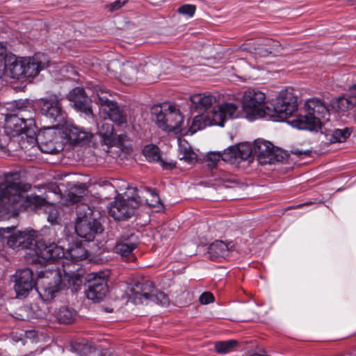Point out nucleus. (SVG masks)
I'll use <instances>...</instances> for the list:
<instances>
[{"mask_svg": "<svg viewBox=\"0 0 356 356\" xmlns=\"http://www.w3.org/2000/svg\"><path fill=\"white\" fill-rule=\"evenodd\" d=\"M63 239L65 250L62 261L63 272L65 279L74 285L81 282V275L77 273L79 269L77 263L86 258L87 251L82 244L77 241L76 234L65 227L63 230Z\"/></svg>", "mask_w": 356, "mask_h": 356, "instance_id": "nucleus-1", "label": "nucleus"}, {"mask_svg": "<svg viewBox=\"0 0 356 356\" xmlns=\"http://www.w3.org/2000/svg\"><path fill=\"white\" fill-rule=\"evenodd\" d=\"M306 113L291 120L289 124L298 129L317 131L329 120L330 112L321 100L312 98L305 104Z\"/></svg>", "mask_w": 356, "mask_h": 356, "instance_id": "nucleus-2", "label": "nucleus"}, {"mask_svg": "<svg viewBox=\"0 0 356 356\" xmlns=\"http://www.w3.org/2000/svg\"><path fill=\"white\" fill-rule=\"evenodd\" d=\"M76 222L74 227H67L76 238H84L86 241H93L104 229L98 218L99 213L88 204H81L76 207Z\"/></svg>", "mask_w": 356, "mask_h": 356, "instance_id": "nucleus-3", "label": "nucleus"}, {"mask_svg": "<svg viewBox=\"0 0 356 356\" xmlns=\"http://www.w3.org/2000/svg\"><path fill=\"white\" fill-rule=\"evenodd\" d=\"M152 119L162 130L175 134L182 131L184 117L176 106L168 104L155 105L151 108Z\"/></svg>", "mask_w": 356, "mask_h": 356, "instance_id": "nucleus-4", "label": "nucleus"}, {"mask_svg": "<svg viewBox=\"0 0 356 356\" xmlns=\"http://www.w3.org/2000/svg\"><path fill=\"white\" fill-rule=\"evenodd\" d=\"M241 105L244 116L249 120L273 115L271 108L267 105L266 94L256 88H249L243 92Z\"/></svg>", "mask_w": 356, "mask_h": 356, "instance_id": "nucleus-5", "label": "nucleus"}, {"mask_svg": "<svg viewBox=\"0 0 356 356\" xmlns=\"http://www.w3.org/2000/svg\"><path fill=\"white\" fill-rule=\"evenodd\" d=\"M92 92V97L100 106L108 119L119 126L126 124L127 117L118 106L117 103L110 99L111 93L100 85L91 84L88 88Z\"/></svg>", "mask_w": 356, "mask_h": 356, "instance_id": "nucleus-6", "label": "nucleus"}, {"mask_svg": "<svg viewBox=\"0 0 356 356\" xmlns=\"http://www.w3.org/2000/svg\"><path fill=\"white\" fill-rule=\"evenodd\" d=\"M128 296L135 304L147 303L149 301L161 306H167L170 303L168 296L163 292L156 291L151 281L136 282L129 288Z\"/></svg>", "mask_w": 356, "mask_h": 356, "instance_id": "nucleus-7", "label": "nucleus"}, {"mask_svg": "<svg viewBox=\"0 0 356 356\" xmlns=\"http://www.w3.org/2000/svg\"><path fill=\"white\" fill-rule=\"evenodd\" d=\"M252 154L251 146L247 143L228 147L222 152H211L207 155L206 161L209 167H215L222 159L225 162L236 163L245 161Z\"/></svg>", "mask_w": 356, "mask_h": 356, "instance_id": "nucleus-8", "label": "nucleus"}, {"mask_svg": "<svg viewBox=\"0 0 356 356\" xmlns=\"http://www.w3.org/2000/svg\"><path fill=\"white\" fill-rule=\"evenodd\" d=\"M272 115L283 120L290 117L298 110L297 97L292 88L282 90L278 96L273 101Z\"/></svg>", "mask_w": 356, "mask_h": 356, "instance_id": "nucleus-9", "label": "nucleus"}, {"mask_svg": "<svg viewBox=\"0 0 356 356\" xmlns=\"http://www.w3.org/2000/svg\"><path fill=\"white\" fill-rule=\"evenodd\" d=\"M252 149V154L247 160L256 156L261 164H271L275 162L282 161L283 156L281 155V150L269 141L264 139H257L251 145L248 143Z\"/></svg>", "mask_w": 356, "mask_h": 356, "instance_id": "nucleus-10", "label": "nucleus"}, {"mask_svg": "<svg viewBox=\"0 0 356 356\" xmlns=\"http://www.w3.org/2000/svg\"><path fill=\"white\" fill-rule=\"evenodd\" d=\"M58 243L60 245H58L54 242H49L44 238H38L34 248H33V252L28 254L36 257L40 262L61 259L64 256L65 248L63 238Z\"/></svg>", "mask_w": 356, "mask_h": 356, "instance_id": "nucleus-11", "label": "nucleus"}, {"mask_svg": "<svg viewBox=\"0 0 356 356\" xmlns=\"http://www.w3.org/2000/svg\"><path fill=\"white\" fill-rule=\"evenodd\" d=\"M22 190L18 184L11 181L10 176L0 175V212L22 200Z\"/></svg>", "mask_w": 356, "mask_h": 356, "instance_id": "nucleus-12", "label": "nucleus"}, {"mask_svg": "<svg viewBox=\"0 0 356 356\" xmlns=\"http://www.w3.org/2000/svg\"><path fill=\"white\" fill-rule=\"evenodd\" d=\"M140 204L142 200H137L136 197L127 199L118 197L109 207V214L115 220H124L129 218Z\"/></svg>", "mask_w": 356, "mask_h": 356, "instance_id": "nucleus-13", "label": "nucleus"}, {"mask_svg": "<svg viewBox=\"0 0 356 356\" xmlns=\"http://www.w3.org/2000/svg\"><path fill=\"white\" fill-rule=\"evenodd\" d=\"M108 276V272H99L89 275L88 289L86 291L88 299L96 302L103 300L108 292L107 280Z\"/></svg>", "mask_w": 356, "mask_h": 356, "instance_id": "nucleus-14", "label": "nucleus"}, {"mask_svg": "<svg viewBox=\"0 0 356 356\" xmlns=\"http://www.w3.org/2000/svg\"><path fill=\"white\" fill-rule=\"evenodd\" d=\"M39 284L41 289L38 291L44 301L51 300L61 289L60 272L56 270L47 273L43 277H40Z\"/></svg>", "mask_w": 356, "mask_h": 356, "instance_id": "nucleus-15", "label": "nucleus"}, {"mask_svg": "<svg viewBox=\"0 0 356 356\" xmlns=\"http://www.w3.org/2000/svg\"><path fill=\"white\" fill-rule=\"evenodd\" d=\"M39 106L41 113L51 122H60L65 118L60 99L56 95L40 99Z\"/></svg>", "mask_w": 356, "mask_h": 356, "instance_id": "nucleus-16", "label": "nucleus"}, {"mask_svg": "<svg viewBox=\"0 0 356 356\" xmlns=\"http://www.w3.org/2000/svg\"><path fill=\"white\" fill-rule=\"evenodd\" d=\"M38 239V234L33 230L18 231L8 237V245L13 249H28L32 252Z\"/></svg>", "mask_w": 356, "mask_h": 356, "instance_id": "nucleus-17", "label": "nucleus"}, {"mask_svg": "<svg viewBox=\"0 0 356 356\" xmlns=\"http://www.w3.org/2000/svg\"><path fill=\"white\" fill-rule=\"evenodd\" d=\"M14 278V289L17 298H25L35 286L33 272L29 268L17 270Z\"/></svg>", "mask_w": 356, "mask_h": 356, "instance_id": "nucleus-18", "label": "nucleus"}, {"mask_svg": "<svg viewBox=\"0 0 356 356\" xmlns=\"http://www.w3.org/2000/svg\"><path fill=\"white\" fill-rule=\"evenodd\" d=\"M67 99L73 104V107L76 110L88 116H92L90 99L86 95L83 88L77 87L72 90L67 95Z\"/></svg>", "mask_w": 356, "mask_h": 356, "instance_id": "nucleus-19", "label": "nucleus"}, {"mask_svg": "<svg viewBox=\"0 0 356 356\" xmlns=\"http://www.w3.org/2000/svg\"><path fill=\"white\" fill-rule=\"evenodd\" d=\"M24 58H17L15 55L10 54L7 58L0 63V78L7 74L13 79H19L24 76Z\"/></svg>", "mask_w": 356, "mask_h": 356, "instance_id": "nucleus-20", "label": "nucleus"}, {"mask_svg": "<svg viewBox=\"0 0 356 356\" xmlns=\"http://www.w3.org/2000/svg\"><path fill=\"white\" fill-rule=\"evenodd\" d=\"M49 63L47 55L42 53H38L33 57L24 58V76H35L41 70L48 66Z\"/></svg>", "mask_w": 356, "mask_h": 356, "instance_id": "nucleus-21", "label": "nucleus"}, {"mask_svg": "<svg viewBox=\"0 0 356 356\" xmlns=\"http://www.w3.org/2000/svg\"><path fill=\"white\" fill-rule=\"evenodd\" d=\"M7 123H11L16 127V131L24 134L33 142L36 135V127L32 118L27 119L17 115L6 116Z\"/></svg>", "mask_w": 356, "mask_h": 356, "instance_id": "nucleus-22", "label": "nucleus"}, {"mask_svg": "<svg viewBox=\"0 0 356 356\" xmlns=\"http://www.w3.org/2000/svg\"><path fill=\"white\" fill-rule=\"evenodd\" d=\"M213 115H214V118L216 116H219L220 122H217V126L222 127L224 125V122L227 119H234L238 118L243 116V113H242L238 108V106L234 103H224L220 105H218L214 106L212 108Z\"/></svg>", "mask_w": 356, "mask_h": 356, "instance_id": "nucleus-23", "label": "nucleus"}, {"mask_svg": "<svg viewBox=\"0 0 356 356\" xmlns=\"http://www.w3.org/2000/svg\"><path fill=\"white\" fill-rule=\"evenodd\" d=\"M137 246V242L133 234L130 236H123L116 243L115 251L119 254L122 258L127 261H134L136 259L133 253L134 250Z\"/></svg>", "mask_w": 356, "mask_h": 356, "instance_id": "nucleus-24", "label": "nucleus"}, {"mask_svg": "<svg viewBox=\"0 0 356 356\" xmlns=\"http://www.w3.org/2000/svg\"><path fill=\"white\" fill-rule=\"evenodd\" d=\"M55 136L50 128H48L43 135L39 134L37 138L40 149L47 154H55L63 149L62 145L56 141Z\"/></svg>", "mask_w": 356, "mask_h": 356, "instance_id": "nucleus-25", "label": "nucleus"}, {"mask_svg": "<svg viewBox=\"0 0 356 356\" xmlns=\"http://www.w3.org/2000/svg\"><path fill=\"white\" fill-rule=\"evenodd\" d=\"M97 133L102 140L106 145L109 146L115 145L116 139H118L120 144L122 143L127 137L122 134L117 136L114 133L113 125L107 120H104L99 123L97 126Z\"/></svg>", "mask_w": 356, "mask_h": 356, "instance_id": "nucleus-26", "label": "nucleus"}, {"mask_svg": "<svg viewBox=\"0 0 356 356\" xmlns=\"http://www.w3.org/2000/svg\"><path fill=\"white\" fill-rule=\"evenodd\" d=\"M220 119L219 116H216V118H214V115H213V111L211 109L209 111L195 116L189 127L188 131L192 135L207 127L217 125V122H220Z\"/></svg>", "mask_w": 356, "mask_h": 356, "instance_id": "nucleus-27", "label": "nucleus"}, {"mask_svg": "<svg viewBox=\"0 0 356 356\" xmlns=\"http://www.w3.org/2000/svg\"><path fill=\"white\" fill-rule=\"evenodd\" d=\"M191 109L205 111L216 102V97L210 93H197L191 96Z\"/></svg>", "mask_w": 356, "mask_h": 356, "instance_id": "nucleus-28", "label": "nucleus"}, {"mask_svg": "<svg viewBox=\"0 0 356 356\" xmlns=\"http://www.w3.org/2000/svg\"><path fill=\"white\" fill-rule=\"evenodd\" d=\"M64 133L67 139L73 143L88 141L92 136L91 133L73 124L67 125Z\"/></svg>", "mask_w": 356, "mask_h": 356, "instance_id": "nucleus-29", "label": "nucleus"}, {"mask_svg": "<svg viewBox=\"0 0 356 356\" xmlns=\"http://www.w3.org/2000/svg\"><path fill=\"white\" fill-rule=\"evenodd\" d=\"M332 106L339 111H346L356 106V84L350 87V95L339 97L332 102Z\"/></svg>", "mask_w": 356, "mask_h": 356, "instance_id": "nucleus-30", "label": "nucleus"}, {"mask_svg": "<svg viewBox=\"0 0 356 356\" xmlns=\"http://www.w3.org/2000/svg\"><path fill=\"white\" fill-rule=\"evenodd\" d=\"M178 157L181 161L188 164H194L197 161V156L192 149L191 145L185 139L179 138L178 140Z\"/></svg>", "mask_w": 356, "mask_h": 356, "instance_id": "nucleus-31", "label": "nucleus"}, {"mask_svg": "<svg viewBox=\"0 0 356 356\" xmlns=\"http://www.w3.org/2000/svg\"><path fill=\"white\" fill-rule=\"evenodd\" d=\"M138 63L127 61L122 64L120 81L124 84H131L137 80Z\"/></svg>", "mask_w": 356, "mask_h": 356, "instance_id": "nucleus-32", "label": "nucleus"}, {"mask_svg": "<svg viewBox=\"0 0 356 356\" xmlns=\"http://www.w3.org/2000/svg\"><path fill=\"white\" fill-rule=\"evenodd\" d=\"M208 254L211 259L224 258L229 254L228 245L222 241H216L208 248Z\"/></svg>", "mask_w": 356, "mask_h": 356, "instance_id": "nucleus-33", "label": "nucleus"}, {"mask_svg": "<svg viewBox=\"0 0 356 356\" xmlns=\"http://www.w3.org/2000/svg\"><path fill=\"white\" fill-rule=\"evenodd\" d=\"M86 194V188L83 184H78L70 187L67 194L65 196L67 204H74L79 202Z\"/></svg>", "mask_w": 356, "mask_h": 356, "instance_id": "nucleus-34", "label": "nucleus"}, {"mask_svg": "<svg viewBox=\"0 0 356 356\" xmlns=\"http://www.w3.org/2000/svg\"><path fill=\"white\" fill-rule=\"evenodd\" d=\"M54 313L58 321L63 324L72 323L76 316V312L74 309L65 305L55 310Z\"/></svg>", "mask_w": 356, "mask_h": 356, "instance_id": "nucleus-35", "label": "nucleus"}, {"mask_svg": "<svg viewBox=\"0 0 356 356\" xmlns=\"http://www.w3.org/2000/svg\"><path fill=\"white\" fill-rule=\"evenodd\" d=\"M280 44L277 42L272 40H267L265 44H260L254 48V54L259 56L266 57L278 51Z\"/></svg>", "mask_w": 356, "mask_h": 356, "instance_id": "nucleus-36", "label": "nucleus"}, {"mask_svg": "<svg viewBox=\"0 0 356 356\" xmlns=\"http://www.w3.org/2000/svg\"><path fill=\"white\" fill-rule=\"evenodd\" d=\"M140 193L143 197L138 193L136 197L137 200H142V204L145 202L149 207H156L160 204L159 195L149 188H145L144 191H140Z\"/></svg>", "mask_w": 356, "mask_h": 356, "instance_id": "nucleus-37", "label": "nucleus"}, {"mask_svg": "<svg viewBox=\"0 0 356 356\" xmlns=\"http://www.w3.org/2000/svg\"><path fill=\"white\" fill-rule=\"evenodd\" d=\"M351 132L348 128L336 129L330 134L329 140L332 143H343L350 136Z\"/></svg>", "mask_w": 356, "mask_h": 356, "instance_id": "nucleus-38", "label": "nucleus"}, {"mask_svg": "<svg viewBox=\"0 0 356 356\" xmlns=\"http://www.w3.org/2000/svg\"><path fill=\"white\" fill-rule=\"evenodd\" d=\"M237 344L236 340L220 341L216 343L215 349L220 354H225L232 351Z\"/></svg>", "mask_w": 356, "mask_h": 356, "instance_id": "nucleus-39", "label": "nucleus"}, {"mask_svg": "<svg viewBox=\"0 0 356 356\" xmlns=\"http://www.w3.org/2000/svg\"><path fill=\"white\" fill-rule=\"evenodd\" d=\"M143 152L149 161H158L160 159L159 147L154 145H147L145 146Z\"/></svg>", "mask_w": 356, "mask_h": 356, "instance_id": "nucleus-40", "label": "nucleus"}, {"mask_svg": "<svg viewBox=\"0 0 356 356\" xmlns=\"http://www.w3.org/2000/svg\"><path fill=\"white\" fill-rule=\"evenodd\" d=\"M74 348L76 351L79 352L81 356H86L96 352V348L91 343L86 341L76 343Z\"/></svg>", "mask_w": 356, "mask_h": 356, "instance_id": "nucleus-41", "label": "nucleus"}, {"mask_svg": "<svg viewBox=\"0 0 356 356\" xmlns=\"http://www.w3.org/2000/svg\"><path fill=\"white\" fill-rule=\"evenodd\" d=\"M196 10V7L191 4H184L180 6L178 9L179 13L186 15L188 17H192Z\"/></svg>", "mask_w": 356, "mask_h": 356, "instance_id": "nucleus-42", "label": "nucleus"}, {"mask_svg": "<svg viewBox=\"0 0 356 356\" xmlns=\"http://www.w3.org/2000/svg\"><path fill=\"white\" fill-rule=\"evenodd\" d=\"M129 0H116L108 6L111 12L119 10L127 3Z\"/></svg>", "mask_w": 356, "mask_h": 356, "instance_id": "nucleus-43", "label": "nucleus"}, {"mask_svg": "<svg viewBox=\"0 0 356 356\" xmlns=\"http://www.w3.org/2000/svg\"><path fill=\"white\" fill-rule=\"evenodd\" d=\"M214 301V296L210 292H204L200 296V302L206 305Z\"/></svg>", "mask_w": 356, "mask_h": 356, "instance_id": "nucleus-44", "label": "nucleus"}, {"mask_svg": "<svg viewBox=\"0 0 356 356\" xmlns=\"http://www.w3.org/2000/svg\"><path fill=\"white\" fill-rule=\"evenodd\" d=\"M10 54L7 53L6 46L2 42H0V63L3 62Z\"/></svg>", "mask_w": 356, "mask_h": 356, "instance_id": "nucleus-45", "label": "nucleus"}, {"mask_svg": "<svg viewBox=\"0 0 356 356\" xmlns=\"http://www.w3.org/2000/svg\"><path fill=\"white\" fill-rule=\"evenodd\" d=\"M291 153L297 156H301L302 155H309L311 153L310 150H300L298 148L291 149Z\"/></svg>", "mask_w": 356, "mask_h": 356, "instance_id": "nucleus-46", "label": "nucleus"}, {"mask_svg": "<svg viewBox=\"0 0 356 356\" xmlns=\"http://www.w3.org/2000/svg\"><path fill=\"white\" fill-rule=\"evenodd\" d=\"M58 218V213L56 210H52L49 215L48 216V220L51 223L56 222V220Z\"/></svg>", "mask_w": 356, "mask_h": 356, "instance_id": "nucleus-47", "label": "nucleus"}, {"mask_svg": "<svg viewBox=\"0 0 356 356\" xmlns=\"http://www.w3.org/2000/svg\"><path fill=\"white\" fill-rule=\"evenodd\" d=\"M33 202L37 204L42 205L45 202V200L44 198L36 195L33 197Z\"/></svg>", "mask_w": 356, "mask_h": 356, "instance_id": "nucleus-48", "label": "nucleus"}, {"mask_svg": "<svg viewBox=\"0 0 356 356\" xmlns=\"http://www.w3.org/2000/svg\"><path fill=\"white\" fill-rule=\"evenodd\" d=\"M10 229H11L10 227H6V228L0 227V241H1L3 237L4 236V234L6 233H9Z\"/></svg>", "mask_w": 356, "mask_h": 356, "instance_id": "nucleus-49", "label": "nucleus"}, {"mask_svg": "<svg viewBox=\"0 0 356 356\" xmlns=\"http://www.w3.org/2000/svg\"><path fill=\"white\" fill-rule=\"evenodd\" d=\"M162 166L163 168H172L174 165L170 163V164H165L164 162L161 161Z\"/></svg>", "mask_w": 356, "mask_h": 356, "instance_id": "nucleus-50", "label": "nucleus"}, {"mask_svg": "<svg viewBox=\"0 0 356 356\" xmlns=\"http://www.w3.org/2000/svg\"><path fill=\"white\" fill-rule=\"evenodd\" d=\"M218 179H222L223 181L228 180V179L227 178L226 175H223L222 177H220Z\"/></svg>", "mask_w": 356, "mask_h": 356, "instance_id": "nucleus-51", "label": "nucleus"}, {"mask_svg": "<svg viewBox=\"0 0 356 356\" xmlns=\"http://www.w3.org/2000/svg\"><path fill=\"white\" fill-rule=\"evenodd\" d=\"M5 150H6L5 147H3V146H2V145H0V153H1V152H5Z\"/></svg>", "mask_w": 356, "mask_h": 356, "instance_id": "nucleus-52", "label": "nucleus"}, {"mask_svg": "<svg viewBox=\"0 0 356 356\" xmlns=\"http://www.w3.org/2000/svg\"><path fill=\"white\" fill-rule=\"evenodd\" d=\"M354 120L356 122V113L354 115Z\"/></svg>", "mask_w": 356, "mask_h": 356, "instance_id": "nucleus-53", "label": "nucleus"}]
</instances>
